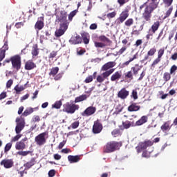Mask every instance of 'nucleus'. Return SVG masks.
Returning <instances> with one entry per match:
<instances>
[{
    "mask_svg": "<svg viewBox=\"0 0 177 177\" xmlns=\"http://www.w3.org/2000/svg\"><path fill=\"white\" fill-rule=\"evenodd\" d=\"M58 21H60V27L55 31L56 37H62L68 28V23L67 22V17L66 15L61 16L58 19Z\"/></svg>",
    "mask_w": 177,
    "mask_h": 177,
    "instance_id": "1",
    "label": "nucleus"
},
{
    "mask_svg": "<svg viewBox=\"0 0 177 177\" xmlns=\"http://www.w3.org/2000/svg\"><path fill=\"white\" fill-rule=\"evenodd\" d=\"M158 6V3H149V5L145 8V12L142 14V17L147 21H149V20H150V19L151 18V13H153L155 9H157Z\"/></svg>",
    "mask_w": 177,
    "mask_h": 177,
    "instance_id": "2",
    "label": "nucleus"
},
{
    "mask_svg": "<svg viewBox=\"0 0 177 177\" xmlns=\"http://www.w3.org/2000/svg\"><path fill=\"white\" fill-rule=\"evenodd\" d=\"M79 109L80 106L68 102L64 104L63 111H64V113H67L68 114H74Z\"/></svg>",
    "mask_w": 177,
    "mask_h": 177,
    "instance_id": "3",
    "label": "nucleus"
},
{
    "mask_svg": "<svg viewBox=\"0 0 177 177\" xmlns=\"http://www.w3.org/2000/svg\"><path fill=\"white\" fill-rule=\"evenodd\" d=\"M45 136H46V133H41L35 137V142L38 146H42L46 143V139H45Z\"/></svg>",
    "mask_w": 177,
    "mask_h": 177,
    "instance_id": "4",
    "label": "nucleus"
},
{
    "mask_svg": "<svg viewBox=\"0 0 177 177\" xmlns=\"http://www.w3.org/2000/svg\"><path fill=\"white\" fill-rule=\"evenodd\" d=\"M12 67L16 70H20L21 66V61H20V57L15 56L11 58Z\"/></svg>",
    "mask_w": 177,
    "mask_h": 177,
    "instance_id": "5",
    "label": "nucleus"
},
{
    "mask_svg": "<svg viewBox=\"0 0 177 177\" xmlns=\"http://www.w3.org/2000/svg\"><path fill=\"white\" fill-rule=\"evenodd\" d=\"M149 146H153V142L146 141L145 142H140L139 145L136 147L138 153H140L142 150H145Z\"/></svg>",
    "mask_w": 177,
    "mask_h": 177,
    "instance_id": "6",
    "label": "nucleus"
},
{
    "mask_svg": "<svg viewBox=\"0 0 177 177\" xmlns=\"http://www.w3.org/2000/svg\"><path fill=\"white\" fill-rule=\"evenodd\" d=\"M96 113V107L88 106L84 111H83L81 115L82 117H89L93 115V113Z\"/></svg>",
    "mask_w": 177,
    "mask_h": 177,
    "instance_id": "7",
    "label": "nucleus"
},
{
    "mask_svg": "<svg viewBox=\"0 0 177 177\" xmlns=\"http://www.w3.org/2000/svg\"><path fill=\"white\" fill-rule=\"evenodd\" d=\"M115 147H117V144L115 142H111L106 144L104 151L105 153H112L115 150Z\"/></svg>",
    "mask_w": 177,
    "mask_h": 177,
    "instance_id": "8",
    "label": "nucleus"
},
{
    "mask_svg": "<svg viewBox=\"0 0 177 177\" xmlns=\"http://www.w3.org/2000/svg\"><path fill=\"white\" fill-rule=\"evenodd\" d=\"M26 125V122L24 120H21L17 123V126L15 127V132L17 135L24 129V127Z\"/></svg>",
    "mask_w": 177,
    "mask_h": 177,
    "instance_id": "9",
    "label": "nucleus"
},
{
    "mask_svg": "<svg viewBox=\"0 0 177 177\" xmlns=\"http://www.w3.org/2000/svg\"><path fill=\"white\" fill-rule=\"evenodd\" d=\"M1 165H3L4 168L9 169L13 167V160L12 159H4L0 162Z\"/></svg>",
    "mask_w": 177,
    "mask_h": 177,
    "instance_id": "10",
    "label": "nucleus"
},
{
    "mask_svg": "<svg viewBox=\"0 0 177 177\" xmlns=\"http://www.w3.org/2000/svg\"><path fill=\"white\" fill-rule=\"evenodd\" d=\"M102 129H103L102 124L99 123V122H94V125L93 127V133H100V132H102Z\"/></svg>",
    "mask_w": 177,
    "mask_h": 177,
    "instance_id": "11",
    "label": "nucleus"
},
{
    "mask_svg": "<svg viewBox=\"0 0 177 177\" xmlns=\"http://www.w3.org/2000/svg\"><path fill=\"white\" fill-rule=\"evenodd\" d=\"M129 95V91H127L125 88H122L121 91L118 92V96L120 99H127Z\"/></svg>",
    "mask_w": 177,
    "mask_h": 177,
    "instance_id": "12",
    "label": "nucleus"
},
{
    "mask_svg": "<svg viewBox=\"0 0 177 177\" xmlns=\"http://www.w3.org/2000/svg\"><path fill=\"white\" fill-rule=\"evenodd\" d=\"M8 50V43L6 42L0 50V62H2L5 59V53Z\"/></svg>",
    "mask_w": 177,
    "mask_h": 177,
    "instance_id": "13",
    "label": "nucleus"
},
{
    "mask_svg": "<svg viewBox=\"0 0 177 177\" xmlns=\"http://www.w3.org/2000/svg\"><path fill=\"white\" fill-rule=\"evenodd\" d=\"M128 16H129L128 11L124 10L122 12V13L120 15V17L118 19V20H119L120 23H124V21H125V20L128 19Z\"/></svg>",
    "mask_w": 177,
    "mask_h": 177,
    "instance_id": "14",
    "label": "nucleus"
},
{
    "mask_svg": "<svg viewBox=\"0 0 177 177\" xmlns=\"http://www.w3.org/2000/svg\"><path fill=\"white\" fill-rule=\"evenodd\" d=\"M115 66V62H109L105 64L101 68L102 71H107L109 68H113Z\"/></svg>",
    "mask_w": 177,
    "mask_h": 177,
    "instance_id": "15",
    "label": "nucleus"
},
{
    "mask_svg": "<svg viewBox=\"0 0 177 177\" xmlns=\"http://www.w3.org/2000/svg\"><path fill=\"white\" fill-rule=\"evenodd\" d=\"M82 41V39H81V37L76 35L71 37L69 42H71V44H73L74 45H77L78 44H81Z\"/></svg>",
    "mask_w": 177,
    "mask_h": 177,
    "instance_id": "16",
    "label": "nucleus"
},
{
    "mask_svg": "<svg viewBox=\"0 0 177 177\" xmlns=\"http://www.w3.org/2000/svg\"><path fill=\"white\" fill-rule=\"evenodd\" d=\"M147 120H149L147 116L144 115L141 117V118L136 122V125H137L138 127L140 125H143V124H146V122H147Z\"/></svg>",
    "mask_w": 177,
    "mask_h": 177,
    "instance_id": "17",
    "label": "nucleus"
},
{
    "mask_svg": "<svg viewBox=\"0 0 177 177\" xmlns=\"http://www.w3.org/2000/svg\"><path fill=\"white\" fill-rule=\"evenodd\" d=\"M44 17H40V20H38L35 26V28L37 30H42L44 28Z\"/></svg>",
    "mask_w": 177,
    "mask_h": 177,
    "instance_id": "18",
    "label": "nucleus"
},
{
    "mask_svg": "<svg viewBox=\"0 0 177 177\" xmlns=\"http://www.w3.org/2000/svg\"><path fill=\"white\" fill-rule=\"evenodd\" d=\"M68 160L71 162V164H73V162H78L80 161V156H68Z\"/></svg>",
    "mask_w": 177,
    "mask_h": 177,
    "instance_id": "19",
    "label": "nucleus"
},
{
    "mask_svg": "<svg viewBox=\"0 0 177 177\" xmlns=\"http://www.w3.org/2000/svg\"><path fill=\"white\" fill-rule=\"evenodd\" d=\"M140 110V106L136 105V104H132L128 107V111H139Z\"/></svg>",
    "mask_w": 177,
    "mask_h": 177,
    "instance_id": "20",
    "label": "nucleus"
},
{
    "mask_svg": "<svg viewBox=\"0 0 177 177\" xmlns=\"http://www.w3.org/2000/svg\"><path fill=\"white\" fill-rule=\"evenodd\" d=\"M15 148L17 150H23L26 148V144H24V141L21 140L20 142H17L16 143Z\"/></svg>",
    "mask_w": 177,
    "mask_h": 177,
    "instance_id": "21",
    "label": "nucleus"
},
{
    "mask_svg": "<svg viewBox=\"0 0 177 177\" xmlns=\"http://www.w3.org/2000/svg\"><path fill=\"white\" fill-rule=\"evenodd\" d=\"M121 78V73L119 71L115 72L112 76L111 77V81H118Z\"/></svg>",
    "mask_w": 177,
    "mask_h": 177,
    "instance_id": "22",
    "label": "nucleus"
},
{
    "mask_svg": "<svg viewBox=\"0 0 177 177\" xmlns=\"http://www.w3.org/2000/svg\"><path fill=\"white\" fill-rule=\"evenodd\" d=\"M156 52H157V50L156 48H151L149 51H148L147 55H146L145 57L142 62H146V60H147V59H149V56H153V55H154V53H156Z\"/></svg>",
    "mask_w": 177,
    "mask_h": 177,
    "instance_id": "23",
    "label": "nucleus"
},
{
    "mask_svg": "<svg viewBox=\"0 0 177 177\" xmlns=\"http://www.w3.org/2000/svg\"><path fill=\"white\" fill-rule=\"evenodd\" d=\"M35 64L34 62L28 61L26 63L25 68L26 70H32V68H35Z\"/></svg>",
    "mask_w": 177,
    "mask_h": 177,
    "instance_id": "24",
    "label": "nucleus"
},
{
    "mask_svg": "<svg viewBox=\"0 0 177 177\" xmlns=\"http://www.w3.org/2000/svg\"><path fill=\"white\" fill-rule=\"evenodd\" d=\"M158 27H160V22L156 21L152 25L151 28L149 30V31H151L154 34V32H156L157 30H158Z\"/></svg>",
    "mask_w": 177,
    "mask_h": 177,
    "instance_id": "25",
    "label": "nucleus"
},
{
    "mask_svg": "<svg viewBox=\"0 0 177 177\" xmlns=\"http://www.w3.org/2000/svg\"><path fill=\"white\" fill-rule=\"evenodd\" d=\"M35 165V159L32 158L30 161L28 162L26 164L24 165L25 168L30 169L31 167Z\"/></svg>",
    "mask_w": 177,
    "mask_h": 177,
    "instance_id": "26",
    "label": "nucleus"
},
{
    "mask_svg": "<svg viewBox=\"0 0 177 177\" xmlns=\"http://www.w3.org/2000/svg\"><path fill=\"white\" fill-rule=\"evenodd\" d=\"M115 69L112 68L110 69L109 71H106V72L102 73V77L104 79L107 78V77H109L110 75H111V74H113L114 73V71Z\"/></svg>",
    "mask_w": 177,
    "mask_h": 177,
    "instance_id": "27",
    "label": "nucleus"
},
{
    "mask_svg": "<svg viewBox=\"0 0 177 177\" xmlns=\"http://www.w3.org/2000/svg\"><path fill=\"white\" fill-rule=\"evenodd\" d=\"M82 39H83L84 43L86 45H88V44H89V34H88V33L83 34Z\"/></svg>",
    "mask_w": 177,
    "mask_h": 177,
    "instance_id": "28",
    "label": "nucleus"
},
{
    "mask_svg": "<svg viewBox=\"0 0 177 177\" xmlns=\"http://www.w3.org/2000/svg\"><path fill=\"white\" fill-rule=\"evenodd\" d=\"M83 100H86V95H82L80 97H76L75 100V103L83 102Z\"/></svg>",
    "mask_w": 177,
    "mask_h": 177,
    "instance_id": "29",
    "label": "nucleus"
},
{
    "mask_svg": "<svg viewBox=\"0 0 177 177\" xmlns=\"http://www.w3.org/2000/svg\"><path fill=\"white\" fill-rule=\"evenodd\" d=\"M38 46L37 44L34 45L32 48V56H38Z\"/></svg>",
    "mask_w": 177,
    "mask_h": 177,
    "instance_id": "30",
    "label": "nucleus"
},
{
    "mask_svg": "<svg viewBox=\"0 0 177 177\" xmlns=\"http://www.w3.org/2000/svg\"><path fill=\"white\" fill-rule=\"evenodd\" d=\"M32 113H34V109L32 108H27L24 112V115L25 117H27V115H30V114H32Z\"/></svg>",
    "mask_w": 177,
    "mask_h": 177,
    "instance_id": "31",
    "label": "nucleus"
},
{
    "mask_svg": "<svg viewBox=\"0 0 177 177\" xmlns=\"http://www.w3.org/2000/svg\"><path fill=\"white\" fill-rule=\"evenodd\" d=\"M161 129L162 131L164 132L165 131H168V129H169V122H166L164 123L163 125L161 126Z\"/></svg>",
    "mask_w": 177,
    "mask_h": 177,
    "instance_id": "32",
    "label": "nucleus"
},
{
    "mask_svg": "<svg viewBox=\"0 0 177 177\" xmlns=\"http://www.w3.org/2000/svg\"><path fill=\"white\" fill-rule=\"evenodd\" d=\"M122 125H123L124 129H128L129 128H131V127L132 125V122H131L129 121L123 122Z\"/></svg>",
    "mask_w": 177,
    "mask_h": 177,
    "instance_id": "33",
    "label": "nucleus"
},
{
    "mask_svg": "<svg viewBox=\"0 0 177 177\" xmlns=\"http://www.w3.org/2000/svg\"><path fill=\"white\" fill-rule=\"evenodd\" d=\"M15 91L17 92V93H19V92H23V91H24V86L17 85L15 87Z\"/></svg>",
    "mask_w": 177,
    "mask_h": 177,
    "instance_id": "34",
    "label": "nucleus"
},
{
    "mask_svg": "<svg viewBox=\"0 0 177 177\" xmlns=\"http://www.w3.org/2000/svg\"><path fill=\"white\" fill-rule=\"evenodd\" d=\"M62 107V101H57L54 104L52 105L53 109H60Z\"/></svg>",
    "mask_w": 177,
    "mask_h": 177,
    "instance_id": "35",
    "label": "nucleus"
},
{
    "mask_svg": "<svg viewBox=\"0 0 177 177\" xmlns=\"http://www.w3.org/2000/svg\"><path fill=\"white\" fill-rule=\"evenodd\" d=\"M174 0H163V3L165 6V8H169L172 5Z\"/></svg>",
    "mask_w": 177,
    "mask_h": 177,
    "instance_id": "36",
    "label": "nucleus"
},
{
    "mask_svg": "<svg viewBox=\"0 0 177 177\" xmlns=\"http://www.w3.org/2000/svg\"><path fill=\"white\" fill-rule=\"evenodd\" d=\"M172 10H174V7L171 6L169 8V10L166 12L164 19H167V17H169V16H171V13H172Z\"/></svg>",
    "mask_w": 177,
    "mask_h": 177,
    "instance_id": "37",
    "label": "nucleus"
},
{
    "mask_svg": "<svg viewBox=\"0 0 177 177\" xmlns=\"http://www.w3.org/2000/svg\"><path fill=\"white\" fill-rule=\"evenodd\" d=\"M163 79L165 81H169L171 80V73L166 72L163 75Z\"/></svg>",
    "mask_w": 177,
    "mask_h": 177,
    "instance_id": "38",
    "label": "nucleus"
},
{
    "mask_svg": "<svg viewBox=\"0 0 177 177\" xmlns=\"http://www.w3.org/2000/svg\"><path fill=\"white\" fill-rule=\"evenodd\" d=\"M57 73H59V67H55L51 69L50 75L54 76L56 75Z\"/></svg>",
    "mask_w": 177,
    "mask_h": 177,
    "instance_id": "39",
    "label": "nucleus"
},
{
    "mask_svg": "<svg viewBox=\"0 0 177 177\" xmlns=\"http://www.w3.org/2000/svg\"><path fill=\"white\" fill-rule=\"evenodd\" d=\"M124 24H125V26H127V27H131V26H132V24H133V19H127L125 21Z\"/></svg>",
    "mask_w": 177,
    "mask_h": 177,
    "instance_id": "40",
    "label": "nucleus"
},
{
    "mask_svg": "<svg viewBox=\"0 0 177 177\" xmlns=\"http://www.w3.org/2000/svg\"><path fill=\"white\" fill-rule=\"evenodd\" d=\"M94 44H95V48H104V46H106V44L102 42L95 41Z\"/></svg>",
    "mask_w": 177,
    "mask_h": 177,
    "instance_id": "41",
    "label": "nucleus"
},
{
    "mask_svg": "<svg viewBox=\"0 0 177 177\" xmlns=\"http://www.w3.org/2000/svg\"><path fill=\"white\" fill-rule=\"evenodd\" d=\"M99 39H100V41H102V42H110V39L104 35L100 36L99 37Z\"/></svg>",
    "mask_w": 177,
    "mask_h": 177,
    "instance_id": "42",
    "label": "nucleus"
},
{
    "mask_svg": "<svg viewBox=\"0 0 177 177\" xmlns=\"http://www.w3.org/2000/svg\"><path fill=\"white\" fill-rule=\"evenodd\" d=\"M77 12H78V10H75L70 13V15L68 16V19H69V20H71H71H73V17H74V16H75V15H77Z\"/></svg>",
    "mask_w": 177,
    "mask_h": 177,
    "instance_id": "43",
    "label": "nucleus"
},
{
    "mask_svg": "<svg viewBox=\"0 0 177 177\" xmlns=\"http://www.w3.org/2000/svg\"><path fill=\"white\" fill-rule=\"evenodd\" d=\"M10 149H12V143H8L4 149V151L5 153H8V151H9V150H10Z\"/></svg>",
    "mask_w": 177,
    "mask_h": 177,
    "instance_id": "44",
    "label": "nucleus"
},
{
    "mask_svg": "<svg viewBox=\"0 0 177 177\" xmlns=\"http://www.w3.org/2000/svg\"><path fill=\"white\" fill-rule=\"evenodd\" d=\"M125 77H127V78H130L131 80H133V76L132 74V71H129L127 73H126Z\"/></svg>",
    "mask_w": 177,
    "mask_h": 177,
    "instance_id": "45",
    "label": "nucleus"
},
{
    "mask_svg": "<svg viewBox=\"0 0 177 177\" xmlns=\"http://www.w3.org/2000/svg\"><path fill=\"white\" fill-rule=\"evenodd\" d=\"M30 151H19L18 152V154L19 155V156H27V155H28V154H30Z\"/></svg>",
    "mask_w": 177,
    "mask_h": 177,
    "instance_id": "46",
    "label": "nucleus"
},
{
    "mask_svg": "<svg viewBox=\"0 0 177 177\" xmlns=\"http://www.w3.org/2000/svg\"><path fill=\"white\" fill-rule=\"evenodd\" d=\"M92 81H93V76H88L85 80V82H86V84H89V82H92Z\"/></svg>",
    "mask_w": 177,
    "mask_h": 177,
    "instance_id": "47",
    "label": "nucleus"
},
{
    "mask_svg": "<svg viewBox=\"0 0 177 177\" xmlns=\"http://www.w3.org/2000/svg\"><path fill=\"white\" fill-rule=\"evenodd\" d=\"M176 70H177L176 65H173L170 69V74H173L176 71Z\"/></svg>",
    "mask_w": 177,
    "mask_h": 177,
    "instance_id": "48",
    "label": "nucleus"
},
{
    "mask_svg": "<svg viewBox=\"0 0 177 177\" xmlns=\"http://www.w3.org/2000/svg\"><path fill=\"white\" fill-rule=\"evenodd\" d=\"M162 55H164V49H160L158 53V57L160 58L162 57Z\"/></svg>",
    "mask_w": 177,
    "mask_h": 177,
    "instance_id": "49",
    "label": "nucleus"
},
{
    "mask_svg": "<svg viewBox=\"0 0 177 177\" xmlns=\"http://www.w3.org/2000/svg\"><path fill=\"white\" fill-rule=\"evenodd\" d=\"M151 153V151H149V153H147V151H144L142 153V157H145V158H149V157H150Z\"/></svg>",
    "mask_w": 177,
    "mask_h": 177,
    "instance_id": "50",
    "label": "nucleus"
},
{
    "mask_svg": "<svg viewBox=\"0 0 177 177\" xmlns=\"http://www.w3.org/2000/svg\"><path fill=\"white\" fill-rule=\"evenodd\" d=\"M79 126H80V122H75L72 124V128H73V129L78 128Z\"/></svg>",
    "mask_w": 177,
    "mask_h": 177,
    "instance_id": "51",
    "label": "nucleus"
},
{
    "mask_svg": "<svg viewBox=\"0 0 177 177\" xmlns=\"http://www.w3.org/2000/svg\"><path fill=\"white\" fill-rule=\"evenodd\" d=\"M21 138V136L18 134L12 139L11 142H17V140H19V139Z\"/></svg>",
    "mask_w": 177,
    "mask_h": 177,
    "instance_id": "52",
    "label": "nucleus"
},
{
    "mask_svg": "<svg viewBox=\"0 0 177 177\" xmlns=\"http://www.w3.org/2000/svg\"><path fill=\"white\" fill-rule=\"evenodd\" d=\"M160 62H161V58L158 57V58L153 61L152 66H156V64H158V63H160Z\"/></svg>",
    "mask_w": 177,
    "mask_h": 177,
    "instance_id": "53",
    "label": "nucleus"
},
{
    "mask_svg": "<svg viewBox=\"0 0 177 177\" xmlns=\"http://www.w3.org/2000/svg\"><path fill=\"white\" fill-rule=\"evenodd\" d=\"M97 82H103V81H104V77H103L102 75H98L97 77Z\"/></svg>",
    "mask_w": 177,
    "mask_h": 177,
    "instance_id": "54",
    "label": "nucleus"
},
{
    "mask_svg": "<svg viewBox=\"0 0 177 177\" xmlns=\"http://www.w3.org/2000/svg\"><path fill=\"white\" fill-rule=\"evenodd\" d=\"M115 12H111V13H109L107 15V17H109L110 19H113V17H115Z\"/></svg>",
    "mask_w": 177,
    "mask_h": 177,
    "instance_id": "55",
    "label": "nucleus"
},
{
    "mask_svg": "<svg viewBox=\"0 0 177 177\" xmlns=\"http://www.w3.org/2000/svg\"><path fill=\"white\" fill-rule=\"evenodd\" d=\"M12 84H13V80H10L8 81L6 86L7 88H10V86H12Z\"/></svg>",
    "mask_w": 177,
    "mask_h": 177,
    "instance_id": "56",
    "label": "nucleus"
},
{
    "mask_svg": "<svg viewBox=\"0 0 177 177\" xmlns=\"http://www.w3.org/2000/svg\"><path fill=\"white\" fill-rule=\"evenodd\" d=\"M97 28V25L96 24H92L90 26V30H96Z\"/></svg>",
    "mask_w": 177,
    "mask_h": 177,
    "instance_id": "57",
    "label": "nucleus"
},
{
    "mask_svg": "<svg viewBox=\"0 0 177 177\" xmlns=\"http://www.w3.org/2000/svg\"><path fill=\"white\" fill-rule=\"evenodd\" d=\"M100 60H102L100 58H95V59H92L91 60V63H99L100 62Z\"/></svg>",
    "mask_w": 177,
    "mask_h": 177,
    "instance_id": "58",
    "label": "nucleus"
},
{
    "mask_svg": "<svg viewBox=\"0 0 177 177\" xmlns=\"http://www.w3.org/2000/svg\"><path fill=\"white\" fill-rule=\"evenodd\" d=\"M48 176L54 177L55 176V170H50L48 171Z\"/></svg>",
    "mask_w": 177,
    "mask_h": 177,
    "instance_id": "59",
    "label": "nucleus"
},
{
    "mask_svg": "<svg viewBox=\"0 0 177 177\" xmlns=\"http://www.w3.org/2000/svg\"><path fill=\"white\" fill-rule=\"evenodd\" d=\"M64 145H66V141H63L59 143V147H58L59 150L63 149V147H64Z\"/></svg>",
    "mask_w": 177,
    "mask_h": 177,
    "instance_id": "60",
    "label": "nucleus"
},
{
    "mask_svg": "<svg viewBox=\"0 0 177 177\" xmlns=\"http://www.w3.org/2000/svg\"><path fill=\"white\" fill-rule=\"evenodd\" d=\"M132 96H133V99H135V100L138 99V92L133 91Z\"/></svg>",
    "mask_w": 177,
    "mask_h": 177,
    "instance_id": "61",
    "label": "nucleus"
},
{
    "mask_svg": "<svg viewBox=\"0 0 177 177\" xmlns=\"http://www.w3.org/2000/svg\"><path fill=\"white\" fill-rule=\"evenodd\" d=\"M77 53L79 56H82L85 53V50H77Z\"/></svg>",
    "mask_w": 177,
    "mask_h": 177,
    "instance_id": "62",
    "label": "nucleus"
},
{
    "mask_svg": "<svg viewBox=\"0 0 177 177\" xmlns=\"http://www.w3.org/2000/svg\"><path fill=\"white\" fill-rule=\"evenodd\" d=\"M53 57H56V52L53 51L50 54V59H53Z\"/></svg>",
    "mask_w": 177,
    "mask_h": 177,
    "instance_id": "63",
    "label": "nucleus"
},
{
    "mask_svg": "<svg viewBox=\"0 0 177 177\" xmlns=\"http://www.w3.org/2000/svg\"><path fill=\"white\" fill-rule=\"evenodd\" d=\"M131 70H133V73L135 75L138 74V71H139V69H136L135 67H132Z\"/></svg>",
    "mask_w": 177,
    "mask_h": 177,
    "instance_id": "64",
    "label": "nucleus"
}]
</instances>
